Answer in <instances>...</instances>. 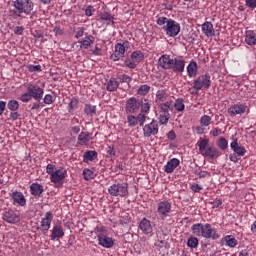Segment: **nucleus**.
Masks as SVG:
<instances>
[{"label":"nucleus","instance_id":"1","mask_svg":"<svg viewBox=\"0 0 256 256\" xmlns=\"http://www.w3.org/2000/svg\"><path fill=\"white\" fill-rule=\"evenodd\" d=\"M158 65L162 69H172L174 73H183L185 71V59L171 58V56L164 54L158 60Z\"/></svg>","mask_w":256,"mask_h":256},{"label":"nucleus","instance_id":"2","mask_svg":"<svg viewBox=\"0 0 256 256\" xmlns=\"http://www.w3.org/2000/svg\"><path fill=\"white\" fill-rule=\"evenodd\" d=\"M191 231L193 235L204 237V239H213L215 241L221 237L219 233H217V229L211 227L209 223H196L191 226Z\"/></svg>","mask_w":256,"mask_h":256},{"label":"nucleus","instance_id":"3","mask_svg":"<svg viewBox=\"0 0 256 256\" xmlns=\"http://www.w3.org/2000/svg\"><path fill=\"white\" fill-rule=\"evenodd\" d=\"M13 7V15H15L16 17H21L22 13H24L25 15H31L35 4L31 0H15L13 1Z\"/></svg>","mask_w":256,"mask_h":256},{"label":"nucleus","instance_id":"4","mask_svg":"<svg viewBox=\"0 0 256 256\" xmlns=\"http://www.w3.org/2000/svg\"><path fill=\"white\" fill-rule=\"evenodd\" d=\"M46 173L50 175V181L52 183H63V180L67 177V171L61 169L55 170V165L53 164L46 166Z\"/></svg>","mask_w":256,"mask_h":256},{"label":"nucleus","instance_id":"5","mask_svg":"<svg viewBox=\"0 0 256 256\" xmlns=\"http://www.w3.org/2000/svg\"><path fill=\"white\" fill-rule=\"evenodd\" d=\"M108 193L112 197H127L129 195V184L125 182L113 184L108 188Z\"/></svg>","mask_w":256,"mask_h":256},{"label":"nucleus","instance_id":"6","mask_svg":"<svg viewBox=\"0 0 256 256\" xmlns=\"http://www.w3.org/2000/svg\"><path fill=\"white\" fill-rule=\"evenodd\" d=\"M167 37H177L181 33V24L173 19L168 20V24L162 27Z\"/></svg>","mask_w":256,"mask_h":256},{"label":"nucleus","instance_id":"7","mask_svg":"<svg viewBox=\"0 0 256 256\" xmlns=\"http://www.w3.org/2000/svg\"><path fill=\"white\" fill-rule=\"evenodd\" d=\"M211 87V75L209 73L200 75L194 80L193 89L201 91V89H209Z\"/></svg>","mask_w":256,"mask_h":256},{"label":"nucleus","instance_id":"8","mask_svg":"<svg viewBox=\"0 0 256 256\" xmlns=\"http://www.w3.org/2000/svg\"><path fill=\"white\" fill-rule=\"evenodd\" d=\"M129 49V41H125L123 43H118L115 45V50L111 54L110 59L112 61H121L123 57H125V51Z\"/></svg>","mask_w":256,"mask_h":256},{"label":"nucleus","instance_id":"9","mask_svg":"<svg viewBox=\"0 0 256 256\" xmlns=\"http://www.w3.org/2000/svg\"><path fill=\"white\" fill-rule=\"evenodd\" d=\"M141 99L136 97H130L126 101L125 112L133 115L135 113H139L141 109Z\"/></svg>","mask_w":256,"mask_h":256},{"label":"nucleus","instance_id":"10","mask_svg":"<svg viewBox=\"0 0 256 256\" xmlns=\"http://www.w3.org/2000/svg\"><path fill=\"white\" fill-rule=\"evenodd\" d=\"M171 202H169V200H163L160 201L157 204V213L160 217V219H167V217H169V213H171Z\"/></svg>","mask_w":256,"mask_h":256},{"label":"nucleus","instance_id":"11","mask_svg":"<svg viewBox=\"0 0 256 256\" xmlns=\"http://www.w3.org/2000/svg\"><path fill=\"white\" fill-rule=\"evenodd\" d=\"M142 127L144 137H153V135H157V133H159V122L155 119Z\"/></svg>","mask_w":256,"mask_h":256},{"label":"nucleus","instance_id":"12","mask_svg":"<svg viewBox=\"0 0 256 256\" xmlns=\"http://www.w3.org/2000/svg\"><path fill=\"white\" fill-rule=\"evenodd\" d=\"M2 219L3 221H6V223L15 225V223H19L21 221V215L18 212L9 209L2 214Z\"/></svg>","mask_w":256,"mask_h":256},{"label":"nucleus","instance_id":"13","mask_svg":"<svg viewBox=\"0 0 256 256\" xmlns=\"http://www.w3.org/2000/svg\"><path fill=\"white\" fill-rule=\"evenodd\" d=\"M27 91L30 94V97L35 99V101H41V99H43V94L45 93L43 88H41L39 85L33 84L27 86Z\"/></svg>","mask_w":256,"mask_h":256},{"label":"nucleus","instance_id":"14","mask_svg":"<svg viewBox=\"0 0 256 256\" xmlns=\"http://www.w3.org/2000/svg\"><path fill=\"white\" fill-rule=\"evenodd\" d=\"M11 201L13 205H16V207H25L27 205V199L25 198V195H23V192L21 191H14L10 195Z\"/></svg>","mask_w":256,"mask_h":256},{"label":"nucleus","instance_id":"15","mask_svg":"<svg viewBox=\"0 0 256 256\" xmlns=\"http://www.w3.org/2000/svg\"><path fill=\"white\" fill-rule=\"evenodd\" d=\"M53 221V213L51 212H46L44 218H42L40 224L41 228L38 227L37 229H41L44 233H47L49 229H51V222Z\"/></svg>","mask_w":256,"mask_h":256},{"label":"nucleus","instance_id":"16","mask_svg":"<svg viewBox=\"0 0 256 256\" xmlns=\"http://www.w3.org/2000/svg\"><path fill=\"white\" fill-rule=\"evenodd\" d=\"M247 111V105L245 104H234L228 109V114L230 117H235L236 115H243Z\"/></svg>","mask_w":256,"mask_h":256},{"label":"nucleus","instance_id":"17","mask_svg":"<svg viewBox=\"0 0 256 256\" xmlns=\"http://www.w3.org/2000/svg\"><path fill=\"white\" fill-rule=\"evenodd\" d=\"M98 242L99 245L105 247V249H111V247H113V245L115 244L113 238L106 236L105 234L98 235Z\"/></svg>","mask_w":256,"mask_h":256},{"label":"nucleus","instance_id":"18","mask_svg":"<svg viewBox=\"0 0 256 256\" xmlns=\"http://www.w3.org/2000/svg\"><path fill=\"white\" fill-rule=\"evenodd\" d=\"M98 21H100V23H103V25H115V17H113V15H111V13L109 12H102L99 16Z\"/></svg>","mask_w":256,"mask_h":256},{"label":"nucleus","instance_id":"19","mask_svg":"<svg viewBox=\"0 0 256 256\" xmlns=\"http://www.w3.org/2000/svg\"><path fill=\"white\" fill-rule=\"evenodd\" d=\"M230 147H231L232 151H234V153H236V155H239V157H243V155H245V153H247V150L245 149V147L239 145V141L237 140V138L233 139V141L230 144Z\"/></svg>","mask_w":256,"mask_h":256},{"label":"nucleus","instance_id":"20","mask_svg":"<svg viewBox=\"0 0 256 256\" xmlns=\"http://www.w3.org/2000/svg\"><path fill=\"white\" fill-rule=\"evenodd\" d=\"M91 135V132L88 131L81 132L78 135L77 144L80 145L81 147L89 145V141H91Z\"/></svg>","mask_w":256,"mask_h":256},{"label":"nucleus","instance_id":"21","mask_svg":"<svg viewBox=\"0 0 256 256\" xmlns=\"http://www.w3.org/2000/svg\"><path fill=\"white\" fill-rule=\"evenodd\" d=\"M204 157H208L209 159H217V157H221V151L213 146L208 147L204 153H202Z\"/></svg>","mask_w":256,"mask_h":256},{"label":"nucleus","instance_id":"22","mask_svg":"<svg viewBox=\"0 0 256 256\" xmlns=\"http://www.w3.org/2000/svg\"><path fill=\"white\" fill-rule=\"evenodd\" d=\"M139 229L145 234L149 235L150 233H153V227L151 226V221H149L147 218H143L140 221Z\"/></svg>","mask_w":256,"mask_h":256},{"label":"nucleus","instance_id":"23","mask_svg":"<svg viewBox=\"0 0 256 256\" xmlns=\"http://www.w3.org/2000/svg\"><path fill=\"white\" fill-rule=\"evenodd\" d=\"M45 191V188H43V185L34 182L30 185V193L33 195V197H41Z\"/></svg>","mask_w":256,"mask_h":256},{"label":"nucleus","instance_id":"24","mask_svg":"<svg viewBox=\"0 0 256 256\" xmlns=\"http://www.w3.org/2000/svg\"><path fill=\"white\" fill-rule=\"evenodd\" d=\"M202 33L206 37H215V28H213V23L206 21L202 24Z\"/></svg>","mask_w":256,"mask_h":256},{"label":"nucleus","instance_id":"25","mask_svg":"<svg viewBox=\"0 0 256 256\" xmlns=\"http://www.w3.org/2000/svg\"><path fill=\"white\" fill-rule=\"evenodd\" d=\"M50 237L52 241L59 240L62 239V237H65V231H63V227L59 225L54 226Z\"/></svg>","mask_w":256,"mask_h":256},{"label":"nucleus","instance_id":"26","mask_svg":"<svg viewBox=\"0 0 256 256\" xmlns=\"http://www.w3.org/2000/svg\"><path fill=\"white\" fill-rule=\"evenodd\" d=\"M181 164V161L177 158H172L167 164L164 166L165 173H173L175 169H177L178 165Z\"/></svg>","mask_w":256,"mask_h":256},{"label":"nucleus","instance_id":"27","mask_svg":"<svg viewBox=\"0 0 256 256\" xmlns=\"http://www.w3.org/2000/svg\"><path fill=\"white\" fill-rule=\"evenodd\" d=\"M78 43H80V49H89L95 43V37L93 35L85 36Z\"/></svg>","mask_w":256,"mask_h":256},{"label":"nucleus","instance_id":"28","mask_svg":"<svg viewBox=\"0 0 256 256\" xmlns=\"http://www.w3.org/2000/svg\"><path fill=\"white\" fill-rule=\"evenodd\" d=\"M245 43L247 45H256V33L253 30H247L245 33Z\"/></svg>","mask_w":256,"mask_h":256},{"label":"nucleus","instance_id":"29","mask_svg":"<svg viewBox=\"0 0 256 256\" xmlns=\"http://www.w3.org/2000/svg\"><path fill=\"white\" fill-rule=\"evenodd\" d=\"M117 89H119V81H117V78H110L106 83V91L112 93L113 91H117Z\"/></svg>","mask_w":256,"mask_h":256},{"label":"nucleus","instance_id":"30","mask_svg":"<svg viewBox=\"0 0 256 256\" xmlns=\"http://www.w3.org/2000/svg\"><path fill=\"white\" fill-rule=\"evenodd\" d=\"M159 109L161 110V114L169 115V111H171L173 109V102L166 101L164 103H161L159 105Z\"/></svg>","mask_w":256,"mask_h":256},{"label":"nucleus","instance_id":"31","mask_svg":"<svg viewBox=\"0 0 256 256\" xmlns=\"http://www.w3.org/2000/svg\"><path fill=\"white\" fill-rule=\"evenodd\" d=\"M188 77L193 78L197 77V62L191 61L187 66Z\"/></svg>","mask_w":256,"mask_h":256},{"label":"nucleus","instance_id":"32","mask_svg":"<svg viewBox=\"0 0 256 256\" xmlns=\"http://www.w3.org/2000/svg\"><path fill=\"white\" fill-rule=\"evenodd\" d=\"M130 57H131V60L134 61L135 63H141V61L145 59V54H143L141 50H136L132 52Z\"/></svg>","mask_w":256,"mask_h":256},{"label":"nucleus","instance_id":"33","mask_svg":"<svg viewBox=\"0 0 256 256\" xmlns=\"http://www.w3.org/2000/svg\"><path fill=\"white\" fill-rule=\"evenodd\" d=\"M197 145L199 147V151L200 153H205L206 149H208L207 147H209V139L205 138H200L197 142Z\"/></svg>","mask_w":256,"mask_h":256},{"label":"nucleus","instance_id":"34","mask_svg":"<svg viewBox=\"0 0 256 256\" xmlns=\"http://www.w3.org/2000/svg\"><path fill=\"white\" fill-rule=\"evenodd\" d=\"M97 159V151L95 150H87L84 153V161L88 162V161H95Z\"/></svg>","mask_w":256,"mask_h":256},{"label":"nucleus","instance_id":"35","mask_svg":"<svg viewBox=\"0 0 256 256\" xmlns=\"http://www.w3.org/2000/svg\"><path fill=\"white\" fill-rule=\"evenodd\" d=\"M224 241L226 242V245H227L228 247H231L232 249L235 248V247H237L238 242H237V239L234 238L233 235H227V236H225Z\"/></svg>","mask_w":256,"mask_h":256},{"label":"nucleus","instance_id":"36","mask_svg":"<svg viewBox=\"0 0 256 256\" xmlns=\"http://www.w3.org/2000/svg\"><path fill=\"white\" fill-rule=\"evenodd\" d=\"M84 113H86V115H89L90 117H93V115L97 113V106L91 105V104H85Z\"/></svg>","mask_w":256,"mask_h":256},{"label":"nucleus","instance_id":"37","mask_svg":"<svg viewBox=\"0 0 256 256\" xmlns=\"http://www.w3.org/2000/svg\"><path fill=\"white\" fill-rule=\"evenodd\" d=\"M140 108H141V113H149V111H151V104L149 103V100L147 99H141V104H140Z\"/></svg>","mask_w":256,"mask_h":256},{"label":"nucleus","instance_id":"38","mask_svg":"<svg viewBox=\"0 0 256 256\" xmlns=\"http://www.w3.org/2000/svg\"><path fill=\"white\" fill-rule=\"evenodd\" d=\"M187 247L197 249V247H199V239L195 236L190 237L187 241Z\"/></svg>","mask_w":256,"mask_h":256},{"label":"nucleus","instance_id":"39","mask_svg":"<svg viewBox=\"0 0 256 256\" xmlns=\"http://www.w3.org/2000/svg\"><path fill=\"white\" fill-rule=\"evenodd\" d=\"M78 107H79V99L75 97L71 98L69 103V108H68L69 113H73V111H75V109H77Z\"/></svg>","mask_w":256,"mask_h":256},{"label":"nucleus","instance_id":"40","mask_svg":"<svg viewBox=\"0 0 256 256\" xmlns=\"http://www.w3.org/2000/svg\"><path fill=\"white\" fill-rule=\"evenodd\" d=\"M136 121H137V123H138L141 127H144V126H145V121H147V114H145L144 112H140V113L136 116Z\"/></svg>","mask_w":256,"mask_h":256},{"label":"nucleus","instance_id":"41","mask_svg":"<svg viewBox=\"0 0 256 256\" xmlns=\"http://www.w3.org/2000/svg\"><path fill=\"white\" fill-rule=\"evenodd\" d=\"M217 145L219 149H221L222 151H225V149L229 147V142H227V139H225V137H220L217 141Z\"/></svg>","mask_w":256,"mask_h":256},{"label":"nucleus","instance_id":"42","mask_svg":"<svg viewBox=\"0 0 256 256\" xmlns=\"http://www.w3.org/2000/svg\"><path fill=\"white\" fill-rule=\"evenodd\" d=\"M200 125L201 127H209V125H211V116L209 115L201 116Z\"/></svg>","mask_w":256,"mask_h":256},{"label":"nucleus","instance_id":"43","mask_svg":"<svg viewBox=\"0 0 256 256\" xmlns=\"http://www.w3.org/2000/svg\"><path fill=\"white\" fill-rule=\"evenodd\" d=\"M149 91H151V86L144 84L138 88L137 93L138 95L145 96L147 93H149Z\"/></svg>","mask_w":256,"mask_h":256},{"label":"nucleus","instance_id":"44","mask_svg":"<svg viewBox=\"0 0 256 256\" xmlns=\"http://www.w3.org/2000/svg\"><path fill=\"white\" fill-rule=\"evenodd\" d=\"M156 99H157V101L162 102V103H163V101H166L167 93L165 92V90H158L156 92Z\"/></svg>","mask_w":256,"mask_h":256},{"label":"nucleus","instance_id":"45","mask_svg":"<svg viewBox=\"0 0 256 256\" xmlns=\"http://www.w3.org/2000/svg\"><path fill=\"white\" fill-rule=\"evenodd\" d=\"M7 107L10 111H17L19 109V102L17 100H10Z\"/></svg>","mask_w":256,"mask_h":256},{"label":"nucleus","instance_id":"46","mask_svg":"<svg viewBox=\"0 0 256 256\" xmlns=\"http://www.w3.org/2000/svg\"><path fill=\"white\" fill-rule=\"evenodd\" d=\"M127 123L130 127H137L138 122H137V116L135 115H128L127 116Z\"/></svg>","mask_w":256,"mask_h":256},{"label":"nucleus","instance_id":"47","mask_svg":"<svg viewBox=\"0 0 256 256\" xmlns=\"http://www.w3.org/2000/svg\"><path fill=\"white\" fill-rule=\"evenodd\" d=\"M174 107L176 111H185V103H183V100L177 99L174 103Z\"/></svg>","mask_w":256,"mask_h":256},{"label":"nucleus","instance_id":"48","mask_svg":"<svg viewBox=\"0 0 256 256\" xmlns=\"http://www.w3.org/2000/svg\"><path fill=\"white\" fill-rule=\"evenodd\" d=\"M169 119H171V114H160L159 122L161 125H167L169 123Z\"/></svg>","mask_w":256,"mask_h":256},{"label":"nucleus","instance_id":"49","mask_svg":"<svg viewBox=\"0 0 256 256\" xmlns=\"http://www.w3.org/2000/svg\"><path fill=\"white\" fill-rule=\"evenodd\" d=\"M83 177L86 181H89V179H93V177H95V174L90 169H84Z\"/></svg>","mask_w":256,"mask_h":256},{"label":"nucleus","instance_id":"50","mask_svg":"<svg viewBox=\"0 0 256 256\" xmlns=\"http://www.w3.org/2000/svg\"><path fill=\"white\" fill-rule=\"evenodd\" d=\"M19 99L20 101H22V103H29V101H31V99L33 98L31 97V94L27 90L26 93L21 94Z\"/></svg>","mask_w":256,"mask_h":256},{"label":"nucleus","instance_id":"51","mask_svg":"<svg viewBox=\"0 0 256 256\" xmlns=\"http://www.w3.org/2000/svg\"><path fill=\"white\" fill-rule=\"evenodd\" d=\"M43 101H44L45 105H51V104L55 103V97H53V95H51V94H46L44 96Z\"/></svg>","mask_w":256,"mask_h":256},{"label":"nucleus","instance_id":"52","mask_svg":"<svg viewBox=\"0 0 256 256\" xmlns=\"http://www.w3.org/2000/svg\"><path fill=\"white\" fill-rule=\"evenodd\" d=\"M27 68L30 73H39L42 71L41 65H28Z\"/></svg>","mask_w":256,"mask_h":256},{"label":"nucleus","instance_id":"53","mask_svg":"<svg viewBox=\"0 0 256 256\" xmlns=\"http://www.w3.org/2000/svg\"><path fill=\"white\" fill-rule=\"evenodd\" d=\"M120 83H131V78L127 74H122L118 76Z\"/></svg>","mask_w":256,"mask_h":256},{"label":"nucleus","instance_id":"54","mask_svg":"<svg viewBox=\"0 0 256 256\" xmlns=\"http://www.w3.org/2000/svg\"><path fill=\"white\" fill-rule=\"evenodd\" d=\"M95 13V7L93 5H89L85 9V15L86 17H92V15Z\"/></svg>","mask_w":256,"mask_h":256},{"label":"nucleus","instance_id":"55","mask_svg":"<svg viewBox=\"0 0 256 256\" xmlns=\"http://www.w3.org/2000/svg\"><path fill=\"white\" fill-rule=\"evenodd\" d=\"M169 19L170 18H167V17H159L156 21L157 25H159L160 27L163 26V25H168L169 23Z\"/></svg>","mask_w":256,"mask_h":256},{"label":"nucleus","instance_id":"56","mask_svg":"<svg viewBox=\"0 0 256 256\" xmlns=\"http://www.w3.org/2000/svg\"><path fill=\"white\" fill-rule=\"evenodd\" d=\"M85 35V28L80 27L77 29L76 34H75V39H81Z\"/></svg>","mask_w":256,"mask_h":256},{"label":"nucleus","instance_id":"57","mask_svg":"<svg viewBox=\"0 0 256 256\" xmlns=\"http://www.w3.org/2000/svg\"><path fill=\"white\" fill-rule=\"evenodd\" d=\"M190 189L193 191V193H200L203 187L197 183H194L191 185Z\"/></svg>","mask_w":256,"mask_h":256},{"label":"nucleus","instance_id":"58","mask_svg":"<svg viewBox=\"0 0 256 256\" xmlns=\"http://www.w3.org/2000/svg\"><path fill=\"white\" fill-rule=\"evenodd\" d=\"M124 65L125 67H128V69H135L137 67V63L133 60L131 62L125 60Z\"/></svg>","mask_w":256,"mask_h":256},{"label":"nucleus","instance_id":"59","mask_svg":"<svg viewBox=\"0 0 256 256\" xmlns=\"http://www.w3.org/2000/svg\"><path fill=\"white\" fill-rule=\"evenodd\" d=\"M245 3L249 9H256V0H245Z\"/></svg>","mask_w":256,"mask_h":256},{"label":"nucleus","instance_id":"60","mask_svg":"<svg viewBox=\"0 0 256 256\" xmlns=\"http://www.w3.org/2000/svg\"><path fill=\"white\" fill-rule=\"evenodd\" d=\"M222 131L220 128H213L211 131H210V135L212 137H219V135H221Z\"/></svg>","mask_w":256,"mask_h":256},{"label":"nucleus","instance_id":"61","mask_svg":"<svg viewBox=\"0 0 256 256\" xmlns=\"http://www.w3.org/2000/svg\"><path fill=\"white\" fill-rule=\"evenodd\" d=\"M197 176L199 177V179H205L207 177H211V174L207 171H200L197 173Z\"/></svg>","mask_w":256,"mask_h":256},{"label":"nucleus","instance_id":"62","mask_svg":"<svg viewBox=\"0 0 256 256\" xmlns=\"http://www.w3.org/2000/svg\"><path fill=\"white\" fill-rule=\"evenodd\" d=\"M23 31H25L23 26H16L14 28V35H23Z\"/></svg>","mask_w":256,"mask_h":256},{"label":"nucleus","instance_id":"63","mask_svg":"<svg viewBox=\"0 0 256 256\" xmlns=\"http://www.w3.org/2000/svg\"><path fill=\"white\" fill-rule=\"evenodd\" d=\"M107 157H115V147L108 146V148H107Z\"/></svg>","mask_w":256,"mask_h":256},{"label":"nucleus","instance_id":"64","mask_svg":"<svg viewBox=\"0 0 256 256\" xmlns=\"http://www.w3.org/2000/svg\"><path fill=\"white\" fill-rule=\"evenodd\" d=\"M53 32L55 33V35H64L65 34L63 29H61V27H59V26L54 27Z\"/></svg>","mask_w":256,"mask_h":256}]
</instances>
